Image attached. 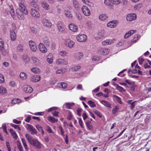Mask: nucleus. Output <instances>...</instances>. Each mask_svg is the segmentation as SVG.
Wrapping results in <instances>:
<instances>
[{"label": "nucleus", "mask_w": 151, "mask_h": 151, "mask_svg": "<svg viewBox=\"0 0 151 151\" xmlns=\"http://www.w3.org/2000/svg\"><path fill=\"white\" fill-rule=\"evenodd\" d=\"M18 2L20 9L17 10L16 13L19 19H23L24 16L22 15V12L27 15L28 14V12L24 5V0H19Z\"/></svg>", "instance_id": "nucleus-1"}, {"label": "nucleus", "mask_w": 151, "mask_h": 151, "mask_svg": "<svg viewBox=\"0 0 151 151\" xmlns=\"http://www.w3.org/2000/svg\"><path fill=\"white\" fill-rule=\"evenodd\" d=\"M25 137L29 142L36 148L40 149L42 147V145L37 139H33L32 137L27 134H26Z\"/></svg>", "instance_id": "nucleus-2"}, {"label": "nucleus", "mask_w": 151, "mask_h": 151, "mask_svg": "<svg viewBox=\"0 0 151 151\" xmlns=\"http://www.w3.org/2000/svg\"><path fill=\"white\" fill-rule=\"evenodd\" d=\"M26 128L32 134L34 135L37 134V130L32 125L27 124L26 125Z\"/></svg>", "instance_id": "nucleus-3"}, {"label": "nucleus", "mask_w": 151, "mask_h": 151, "mask_svg": "<svg viewBox=\"0 0 151 151\" xmlns=\"http://www.w3.org/2000/svg\"><path fill=\"white\" fill-rule=\"evenodd\" d=\"M76 39L79 42H85L87 40V37L84 34H79L76 37Z\"/></svg>", "instance_id": "nucleus-4"}, {"label": "nucleus", "mask_w": 151, "mask_h": 151, "mask_svg": "<svg viewBox=\"0 0 151 151\" xmlns=\"http://www.w3.org/2000/svg\"><path fill=\"white\" fill-rule=\"evenodd\" d=\"M82 11L84 14L86 16H89L91 14L90 10L85 6H82Z\"/></svg>", "instance_id": "nucleus-5"}, {"label": "nucleus", "mask_w": 151, "mask_h": 151, "mask_svg": "<svg viewBox=\"0 0 151 151\" xmlns=\"http://www.w3.org/2000/svg\"><path fill=\"white\" fill-rule=\"evenodd\" d=\"M136 18V15L134 13L129 14L127 15L126 17L127 20L129 22L135 20Z\"/></svg>", "instance_id": "nucleus-6"}, {"label": "nucleus", "mask_w": 151, "mask_h": 151, "mask_svg": "<svg viewBox=\"0 0 151 151\" xmlns=\"http://www.w3.org/2000/svg\"><path fill=\"white\" fill-rule=\"evenodd\" d=\"M30 13L35 18H37L40 17V14L35 9L31 8Z\"/></svg>", "instance_id": "nucleus-7"}, {"label": "nucleus", "mask_w": 151, "mask_h": 151, "mask_svg": "<svg viewBox=\"0 0 151 151\" xmlns=\"http://www.w3.org/2000/svg\"><path fill=\"white\" fill-rule=\"evenodd\" d=\"M75 44V43L74 42L69 39H67L65 40V44L67 47L69 48H72Z\"/></svg>", "instance_id": "nucleus-8"}, {"label": "nucleus", "mask_w": 151, "mask_h": 151, "mask_svg": "<svg viewBox=\"0 0 151 151\" xmlns=\"http://www.w3.org/2000/svg\"><path fill=\"white\" fill-rule=\"evenodd\" d=\"M29 45L31 50L33 52H35L37 50V47L35 43L32 40L29 42Z\"/></svg>", "instance_id": "nucleus-9"}, {"label": "nucleus", "mask_w": 151, "mask_h": 151, "mask_svg": "<svg viewBox=\"0 0 151 151\" xmlns=\"http://www.w3.org/2000/svg\"><path fill=\"white\" fill-rule=\"evenodd\" d=\"M39 48L40 51L43 53L47 52V50L45 46V45L42 43H41L39 45Z\"/></svg>", "instance_id": "nucleus-10"}, {"label": "nucleus", "mask_w": 151, "mask_h": 151, "mask_svg": "<svg viewBox=\"0 0 151 151\" xmlns=\"http://www.w3.org/2000/svg\"><path fill=\"white\" fill-rule=\"evenodd\" d=\"M56 63L58 65H67L68 64V62L65 59L61 58L57 59L56 60Z\"/></svg>", "instance_id": "nucleus-11"}, {"label": "nucleus", "mask_w": 151, "mask_h": 151, "mask_svg": "<svg viewBox=\"0 0 151 151\" xmlns=\"http://www.w3.org/2000/svg\"><path fill=\"white\" fill-rule=\"evenodd\" d=\"M117 23V21L116 20H113L108 22L107 24V26L108 27L111 28H114L115 27Z\"/></svg>", "instance_id": "nucleus-12"}, {"label": "nucleus", "mask_w": 151, "mask_h": 151, "mask_svg": "<svg viewBox=\"0 0 151 151\" xmlns=\"http://www.w3.org/2000/svg\"><path fill=\"white\" fill-rule=\"evenodd\" d=\"M109 52L108 49L105 48H101L99 50V53L101 55H106Z\"/></svg>", "instance_id": "nucleus-13"}, {"label": "nucleus", "mask_w": 151, "mask_h": 151, "mask_svg": "<svg viewBox=\"0 0 151 151\" xmlns=\"http://www.w3.org/2000/svg\"><path fill=\"white\" fill-rule=\"evenodd\" d=\"M42 40L46 47H48L50 46L51 43L50 40L48 37L46 36L43 37L42 38Z\"/></svg>", "instance_id": "nucleus-14"}, {"label": "nucleus", "mask_w": 151, "mask_h": 151, "mask_svg": "<svg viewBox=\"0 0 151 151\" xmlns=\"http://www.w3.org/2000/svg\"><path fill=\"white\" fill-rule=\"evenodd\" d=\"M106 36V35L104 30H101L100 31L96 39H101Z\"/></svg>", "instance_id": "nucleus-15"}, {"label": "nucleus", "mask_w": 151, "mask_h": 151, "mask_svg": "<svg viewBox=\"0 0 151 151\" xmlns=\"http://www.w3.org/2000/svg\"><path fill=\"white\" fill-rule=\"evenodd\" d=\"M70 29L74 32H77L78 30L77 26L73 24H70L69 25Z\"/></svg>", "instance_id": "nucleus-16"}, {"label": "nucleus", "mask_w": 151, "mask_h": 151, "mask_svg": "<svg viewBox=\"0 0 151 151\" xmlns=\"http://www.w3.org/2000/svg\"><path fill=\"white\" fill-rule=\"evenodd\" d=\"M42 23L43 25L46 27H50L52 26V24L47 19H45L42 20Z\"/></svg>", "instance_id": "nucleus-17"}, {"label": "nucleus", "mask_w": 151, "mask_h": 151, "mask_svg": "<svg viewBox=\"0 0 151 151\" xmlns=\"http://www.w3.org/2000/svg\"><path fill=\"white\" fill-rule=\"evenodd\" d=\"M83 56V54L82 52H79L76 54L75 58L76 60H79L81 59Z\"/></svg>", "instance_id": "nucleus-18"}, {"label": "nucleus", "mask_w": 151, "mask_h": 151, "mask_svg": "<svg viewBox=\"0 0 151 151\" xmlns=\"http://www.w3.org/2000/svg\"><path fill=\"white\" fill-rule=\"evenodd\" d=\"M40 76H33L31 78V81L33 82H37L40 80Z\"/></svg>", "instance_id": "nucleus-19"}, {"label": "nucleus", "mask_w": 151, "mask_h": 151, "mask_svg": "<svg viewBox=\"0 0 151 151\" xmlns=\"http://www.w3.org/2000/svg\"><path fill=\"white\" fill-rule=\"evenodd\" d=\"M24 90L26 92L29 93L32 92L33 91L32 88L28 85L24 86Z\"/></svg>", "instance_id": "nucleus-20"}, {"label": "nucleus", "mask_w": 151, "mask_h": 151, "mask_svg": "<svg viewBox=\"0 0 151 151\" xmlns=\"http://www.w3.org/2000/svg\"><path fill=\"white\" fill-rule=\"evenodd\" d=\"M10 35L12 40L13 41L15 40L17 37L16 35L14 30H10Z\"/></svg>", "instance_id": "nucleus-21"}, {"label": "nucleus", "mask_w": 151, "mask_h": 151, "mask_svg": "<svg viewBox=\"0 0 151 151\" xmlns=\"http://www.w3.org/2000/svg\"><path fill=\"white\" fill-rule=\"evenodd\" d=\"M41 6L45 10H48L50 8V5L48 4L45 1H42L41 2Z\"/></svg>", "instance_id": "nucleus-22"}, {"label": "nucleus", "mask_w": 151, "mask_h": 151, "mask_svg": "<svg viewBox=\"0 0 151 151\" xmlns=\"http://www.w3.org/2000/svg\"><path fill=\"white\" fill-rule=\"evenodd\" d=\"M99 19L101 21H104L107 20L108 18V16L105 14H100L99 17Z\"/></svg>", "instance_id": "nucleus-23"}, {"label": "nucleus", "mask_w": 151, "mask_h": 151, "mask_svg": "<svg viewBox=\"0 0 151 151\" xmlns=\"http://www.w3.org/2000/svg\"><path fill=\"white\" fill-rule=\"evenodd\" d=\"M47 119L49 122L52 123L57 122L58 121V120L57 119L54 118L51 116H48Z\"/></svg>", "instance_id": "nucleus-24"}, {"label": "nucleus", "mask_w": 151, "mask_h": 151, "mask_svg": "<svg viewBox=\"0 0 151 151\" xmlns=\"http://www.w3.org/2000/svg\"><path fill=\"white\" fill-rule=\"evenodd\" d=\"M46 60L50 64L52 63L53 61V57L51 54H49L48 55Z\"/></svg>", "instance_id": "nucleus-25"}, {"label": "nucleus", "mask_w": 151, "mask_h": 151, "mask_svg": "<svg viewBox=\"0 0 151 151\" xmlns=\"http://www.w3.org/2000/svg\"><path fill=\"white\" fill-rule=\"evenodd\" d=\"M20 76L21 79L22 80H26L27 77V74L24 72H21L20 74Z\"/></svg>", "instance_id": "nucleus-26"}, {"label": "nucleus", "mask_w": 151, "mask_h": 151, "mask_svg": "<svg viewBox=\"0 0 151 151\" xmlns=\"http://www.w3.org/2000/svg\"><path fill=\"white\" fill-rule=\"evenodd\" d=\"M31 71L35 74H38L40 73V70L37 68L34 67L31 68Z\"/></svg>", "instance_id": "nucleus-27"}, {"label": "nucleus", "mask_w": 151, "mask_h": 151, "mask_svg": "<svg viewBox=\"0 0 151 151\" xmlns=\"http://www.w3.org/2000/svg\"><path fill=\"white\" fill-rule=\"evenodd\" d=\"M101 103L106 107L111 108V104L107 101L102 100L101 101Z\"/></svg>", "instance_id": "nucleus-28"}, {"label": "nucleus", "mask_w": 151, "mask_h": 151, "mask_svg": "<svg viewBox=\"0 0 151 151\" xmlns=\"http://www.w3.org/2000/svg\"><path fill=\"white\" fill-rule=\"evenodd\" d=\"M139 37L140 36L139 35H135L133 39L131 41L132 44L135 43L137 41L139 40Z\"/></svg>", "instance_id": "nucleus-29"}, {"label": "nucleus", "mask_w": 151, "mask_h": 151, "mask_svg": "<svg viewBox=\"0 0 151 151\" xmlns=\"http://www.w3.org/2000/svg\"><path fill=\"white\" fill-rule=\"evenodd\" d=\"M10 132L13 138L15 139H17V138L18 136L15 131L13 129H10Z\"/></svg>", "instance_id": "nucleus-30"}, {"label": "nucleus", "mask_w": 151, "mask_h": 151, "mask_svg": "<svg viewBox=\"0 0 151 151\" xmlns=\"http://www.w3.org/2000/svg\"><path fill=\"white\" fill-rule=\"evenodd\" d=\"M72 4L73 6L75 9H78L79 8V5L78 2L76 0H73Z\"/></svg>", "instance_id": "nucleus-31"}, {"label": "nucleus", "mask_w": 151, "mask_h": 151, "mask_svg": "<svg viewBox=\"0 0 151 151\" xmlns=\"http://www.w3.org/2000/svg\"><path fill=\"white\" fill-rule=\"evenodd\" d=\"M7 93V90L6 88L2 86H0V93L2 94H5Z\"/></svg>", "instance_id": "nucleus-32"}, {"label": "nucleus", "mask_w": 151, "mask_h": 151, "mask_svg": "<svg viewBox=\"0 0 151 151\" xmlns=\"http://www.w3.org/2000/svg\"><path fill=\"white\" fill-rule=\"evenodd\" d=\"M36 127L39 131L40 132L42 133V134L43 135L44 134V132L42 127L39 125H36Z\"/></svg>", "instance_id": "nucleus-33"}, {"label": "nucleus", "mask_w": 151, "mask_h": 151, "mask_svg": "<svg viewBox=\"0 0 151 151\" xmlns=\"http://www.w3.org/2000/svg\"><path fill=\"white\" fill-rule=\"evenodd\" d=\"M22 59L26 63L29 62L30 60L29 58L26 55H23Z\"/></svg>", "instance_id": "nucleus-34"}, {"label": "nucleus", "mask_w": 151, "mask_h": 151, "mask_svg": "<svg viewBox=\"0 0 151 151\" xmlns=\"http://www.w3.org/2000/svg\"><path fill=\"white\" fill-rule=\"evenodd\" d=\"M132 101V100H129L127 101V103L128 104H130L131 105L130 107L131 109H132L133 108H134L135 107V105L134 104V103L136 101H135L134 102H131Z\"/></svg>", "instance_id": "nucleus-35"}, {"label": "nucleus", "mask_w": 151, "mask_h": 151, "mask_svg": "<svg viewBox=\"0 0 151 151\" xmlns=\"http://www.w3.org/2000/svg\"><path fill=\"white\" fill-rule=\"evenodd\" d=\"M11 8L10 10V13L13 18H14L15 17V13L14 12V9L13 8L12 6H10Z\"/></svg>", "instance_id": "nucleus-36"}, {"label": "nucleus", "mask_w": 151, "mask_h": 151, "mask_svg": "<svg viewBox=\"0 0 151 151\" xmlns=\"http://www.w3.org/2000/svg\"><path fill=\"white\" fill-rule=\"evenodd\" d=\"M21 100L16 99H14L11 101V103L13 104H19L21 103Z\"/></svg>", "instance_id": "nucleus-37"}, {"label": "nucleus", "mask_w": 151, "mask_h": 151, "mask_svg": "<svg viewBox=\"0 0 151 151\" xmlns=\"http://www.w3.org/2000/svg\"><path fill=\"white\" fill-rule=\"evenodd\" d=\"M119 109V106H116L112 110V113L113 114H115L118 111Z\"/></svg>", "instance_id": "nucleus-38"}, {"label": "nucleus", "mask_w": 151, "mask_h": 151, "mask_svg": "<svg viewBox=\"0 0 151 151\" xmlns=\"http://www.w3.org/2000/svg\"><path fill=\"white\" fill-rule=\"evenodd\" d=\"M88 103L89 106L92 108H93L96 106L94 102L91 100L88 101Z\"/></svg>", "instance_id": "nucleus-39"}, {"label": "nucleus", "mask_w": 151, "mask_h": 151, "mask_svg": "<svg viewBox=\"0 0 151 151\" xmlns=\"http://www.w3.org/2000/svg\"><path fill=\"white\" fill-rule=\"evenodd\" d=\"M86 125L89 130H92L93 125L91 124V122H90L89 121L87 122L86 123Z\"/></svg>", "instance_id": "nucleus-40"}, {"label": "nucleus", "mask_w": 151, "mask_h": 151, "mask_svg": "<svg viewBox=\"0 0 151 151\" xmlns=\"http://www.w3.org/2000/svg\"><path fill=\"white\" fill-rule=\"evenodd\" d=\"M81 68V66L80 65H77L72 68L71 69L73 71H76L79 70Z\"/></svg>", "instance_id": "nucleus-41"}, {"label": "nucleus", "mask_w": 151, "mask_h": 151, "mask_svg": "<svg viewBox=\"0 0 151 151\" xmlns=\"http://www.w3.org/2000/svg\"><path fill=\"white\" fill-rule=\"evenodd\" d=\"M0 50L1 54L2 55L5 56L6 55L7 53V52L6 50H5L4 47L3 48H0Z\"/></svg>", "instance_id": "nucleus-42"}, {"label": "nucleus", "mask_w": 151, "mask_h": 151, "mask_svg": "<svg viewBox=\"0 0 151 151\" xmlns=\"http://www.w3.org/2000/svg\"><path fill=\"white\" fill-rule=\"evenodd\" d=\"M74 104L73 103H67L66 104L65 106L68 109H71Z\"/></svg>", "instance_id": "nucleus-43"}, {"label": "nucleus", "mask_w": 151, "mask_h": 151, "mask_svg": "<svg viewBox=\"0 0 151 151\" xmlns=\"http://www.w3.org/2000/svg\"><path fill=\"white\" fill-rule=\"evenodd\" d=\"M32 59L34 63L37 64L39 62V60L34 56H32Z\"/></svg>", "instance_id": "nucleus-44"}, {"label": "nucleus", "mask_w": 151, "mask_h": 151, "mask_svg": "<svg viewBox=\"0 0 151 151\" xmlns=\"http://www.w3.org/2000/svg\"><path fill=\"white\" fill-rule=\"evenodd\" d=\"M60 84L61 86H60V87H61L63 89L66 88L67 86V84L64 82H63L61 83H58V85H59Z\"/></svg>", "instance_id": "nucleus-45"}, {"label": "nucleus", "mask_w": 151, "mask_h": 151, "mask_svg": "<svg viewBox=\"0 0 151 151\" xmlns=\"http://www.w3.org/2000/svg\"><path fill=\"white\" fill-rule=\"evenodd\" d=\"M22 142L23 144L24 147V148L26 149L27 150L28 149V146L26 144V142L25 139L22 138Z\"/></svg>", "instance_id": "nucleus-46"}, {"label": "nucleus", "mask_w": 151, "mask_h": 151, "mask_svg": "<svg viewBox=\"0 0 151 151\" xmlns=\"http://www.w3.org/2000/svg\"><path fill=\"white\" fill-rule=\"evenodd\" d=\"M59 54L62 57H65L67 55L68 53L65 51L62 50L60 52Z\"/></svg>", "instance_id": "nucleus-47"}, {"label": "nucleus", "mask_w": 151, "mask_h": 151, "mask_svg": "<svg viewBox=\"0 0 151 151\" xmlns=\"http://www.w3.org/2000/svg\"><path fill=\"white\" fill-rule=\"evenodd\" d=\"M17 50L19 51H22L23 50V46L21 44H19L17 47Z\"/></svg>", "instance_id": "nucleus-48"}, {"label": "nucleus", "mask_w": 151, "mask_h": 151, "mask_svg": "<svg viewBox=\"0 0 151 151\" xmlns=\"http://www.w3.org/2000/svg\"><path fill=\"white\" fill-rule=\"evenodd\" d=\"M142 6V5L139 4L134 6V8L135 10H139Z\"/></svg>", "instance_id": "nucleus-49"}, {"label": "nucleus", "mask_w": 151, "mask_h": 151, "mask_svg": "<svg viewBox=\"0 0 151 151\" xmlns=\"http://www.w3.org/2000/svg\"><path fill=\"white\" fill-rule=\"evenodd\" d=\"M116 89L119 91H125V90H124L123 88L120 86L117 85L116 86Z\"/></svg>", "instance_id": "nucleus-50"}, {"label": "nucleus", "mask_w": 151, "mask_h": 151, "mask_svg": "<svg viewBox=\"0 0 151 151\" xmlns=\"http://www.w3.org/2000/svg\"><path fill=\"white\" fill-rule=\"evenodd\" d=\"M114 97L115 98V99L118 102L119 104H121L122 103V101L121 100V99L118 96L114 95Z\"/></svg>", "instance_id": "nucleus-51"}, {"label": "nucleus", "mask_w": 151, "mask_h": 151, "mask_svg": "<svg viewBox=\"0 0 151 151\" xmlns=\"http://www.w3.org/2000/svg\"><path fill=\"white\" fill-rule=\"evenodd\" d=\"M11 125L12 126L14 127L15 129L17 130L20 131L21 130L20 128L19 125H16L12 124H11Z\"/></svg>", "instance_id": "nucleus-52"}, {"label": "nucleus", "mask_w": 151, "mask_h": 151, "mask_svg": "<svg viewBox=\"0 0 151 151\" xmlns=\"http://www.w3.org/2000/svg\"><path fill=\"white\" fill-rule=\"evenodd\" d=\"M111 2L114 4L117 5L120 2V0H111Z\"/></svg>", "instance_id": "nucleus-53"}, {"label": "nucleus", "mask_w": 151, "mask_h": 151, "mask_svg": "<svg viewBox=\"0 0 151 151\" xmlns=\"http://www.w3.org/2000/svg\"><path fill=\"white\" fill-rule=\"evenodd\" d=\"M4 43L3 40L1 38H0V48L4 47Z\"/></svg>", "instance_id": "nucleus-54"}, {"label": "nucleus", "mask_w": 151, "mask_h": 151, "mask_svg": "<svg viewBox=\"0 0 151 151\" xmlns=\"http://www.w3.org/2000/svg\"><path fill=\"white\" fill-rule=\"evenodd\" d=\"M94 113L100 118H101L102 117V115L101 113L98 110H96L94 111Z\"/></svg>", "instance_id": "nucleus-55"}, {"label": "nucleus", "mask_w": 151, "mask_h": 151, "mask_svg": "<svg viewBox=\"0 0 151 151\" xmlns=\"http://www.w3.org/2000/svg\"><path fill=\"white\" fill-rule=\"evenodd\" d=\"M4 82V76L2 74H0V83H3Z\"/></svg>", "instance_id": "nucleus-56"}, {"label": "nucleus", "mask_w": 151, "mask_h": 151, "mask_svg": "<svg viewBox=\"0 0 151 151\" xmlns=\"http://www.w3.org/2000/svg\"><path fill=\"white\" fill-rule=\"evenodd\" d=\"M9 84L10 86L13 87H15L17 86L16 83L14 81H10L9 82Z\"/></svg>", "instance_id": "nucleus-57"}, {"label": "nucleus", "mask_w": 151, "mask_h": 151, "mask_svg": "<svg viewBox=\"0 0 151 151\" xmlns=\"http://www.w3.org/2000/svg\"><path fill=\"white\" fill-rule=\"evenodd\" d=\"M109 40H106L102 42V44L104 45H109Z\"/></svg>", "instance_id": "nucleus-58"}, {"label": "nucleus", "mask_w": 151, "mask_h": 151, "mask_svg": "<svg viewBox=\"0 0 151 151\" xmlns=\"http://www.w3.org/2000/svg\"><path fill=\"white\" fill-rule=\"evenodd\" d=\"M46 130L48 132L50 133H52V129H51V128L48 125H47L46 126Z\"/></svg>", "instance_id": "nucleus-59"}, {"label": "nucleus", "mask_w": 151, "mask_h": 151, "mask_svg": "<svg viewBox=\"0 0 151 151\" xmlns=\"http://www.w3.org/2000/svg\"><path fill=\"white\" fill-rule=\"evenodd\" d=\"M6 145L8 151H11V147L9 142H6Z\"/></svg>", "instance_id": "nucleus-60"}, {"label": "nucleus", "mask_w": 151, "mask_h": 151, "mask_svg": "<svg viewBox=\"0 0 151 151\" xmlns=\"http://www.w3.org/2000/svg\"><path fill=\"white\" fill-rule=\"evenodd\" d=\"M65 15L67 17H72L70 12L69 11H67L65 13Z\"/></svg>", "instance_id": "nucleus-61"}, {"label": "nucleus", "mask_w": 151, "mask_h": 151, "mask_svg": "<svg viewBox=\"0 0 151 151\" xmlns=\"http://www.w3.org/2000/svg\"><path fill=\"white\" fill-rule=\"evenodd\" d=\"M58 30L61 32H63L65 30V29L63 26L60 27L59 26V27H58Z\"/></svg>", "instance_id": "nucleus-62"}, {"label": "nucleus", "mask_w": 151, "mask_h": 151, "mask_svg": "<svg viewBox=\"0 0 151 151\" xmlns=\"http://www.w3.org/2000/svg\"><path fill=\"white\" fill-rule=\"evenodd\" d=\"M82 109L80 108H78L77 110V114L78 115L80 116L81 115Z\"/></svg>", "instance_id": "nucleus-63"}, {"label": "nucleus", "mask_w": 151, "mask_h": 151, "mask_svg": "<svg viewBox=\"0 0 151 151\" xmlns=\"http://www.w3.org/2000/svg\"><path fill=\"white\" fill-rule=\"evenodd\" d=\"M104 3L107 6H109L110 4V2L109 0H104Z\"/></svg>", "instance_id": "nucleus-64"}]
</instances>
